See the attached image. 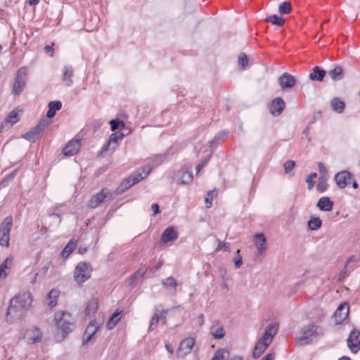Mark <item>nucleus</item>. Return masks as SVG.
Wrapping results in <instances>:
<instances>
[{
	"label": "nucleus",
	"instance_id": "61",
	"mask_svg": "<svg viewBox=\"0 0 360 360\" xmlns=\"http://www.w3.org/2000/svg\"><path fill=\"white\" fill-rule=\"evenodd\" d=\"M221 249H223L225 251L229 252V250H230V245L227 243H224L221 245L219 243L218 247H217V250H219Z\"/></svg>",
	"mask_w": 360,
	"mask_h": 360
},
{
	"label": "nucleus",
	"instance_id": "11",
	"mask_svg": "<svg viewBox=\"0 0 360 360\" xmlns=\"http://www.w3.org/2000/svg\"><path fill=\"white\" fill-rule=\"evenodd\" d=\"M194 345L195 340L192 338H188L183 340L181 342L179 347L176 352L177 356L179 357H184L191 353Z\"/></svg>",
	"mask_w": 360,
	"mask_h": 360
},
{
	"label": "nucleus",
	"instance_id": "36",
	"mask_svg": "<svg viewBox=\"0 0 360 360\" xmlns=\"http://www.w3.org/2000/svg\"><path fill=\"white\" fill-rule=\"evenodd\" d=\"M98 302L96 298H91L87 304L86 314L88 315L94 314L98 309Z\"/></svg>",
	"mask_w": 360,
	"mask_h": 360
},
{
	"label": "nucleus",
	"instance_id": "51",
	"mask_svg": "<svg viewBox=\"0 0 360 360\" xmlns=\"http://www.w3.org/2000/svg\"><path fill=\"white\" fill-rule=\"evenodd\" d=\"M317 176L316 173H311L307 178L306 181L307 182V188L308 190L312 189L314 186V181L313 179H315Z\"/></svg>",
	"mask_w": 360,
	"mask_h": 360
},
{
	"label": "nucleus",
	"instance_id": "39",
	"mask_svg": "<svg viewBox=\"0 0 360 360\" xmlns=\"http://www.w3.org/2000/svg\"><path fill=\"white\" fill-rule=\"evenodd\" d=\"M321 225L322 221L319 217H312L308 221V228L312 231L319 229Z\"/></svg>",
	"mask_w": 360,
	"mask_h": 360
},
{
	"label": "nucleus",
	"instance_id": "6",
	"mask_svg": "<svg viewBox=\"0 0 360 360\" xmlns=\"http://www.w3.org/2000/svg\"><path fill=\"white\" fill-rule=\"evenodd\" d=\"M91 266L87 262H79L74 271V278L77 283H82L91 277Z\"/></svg>",
	"mask_w": 360,
	"mask_h": 360
},
{
	"label": "nucleus",
	"instance_id": "12",
	"mask_svg": "<svg viewBox=\"0 0 360 360\" xmlns=\"http://www.w3.org/2000/svg\"><path fill=\"white\" fill-rule=\"evenodd\" d=\"M352 180V175L346 170L340 172L335 176V181L339 188H345Z\"/></svg>",
	"mask_w": 360,
	"mask_h": 360
},
{
	"label": "nucleus",
	"instance_id": "54",
	"mask_svg": "<svg viewBox=\"0 0 360 360\" xmlns=\"http://www.w3.org/2000/svg\"><path fill=\"white\" fill-rule=\"evenodd\" d=\"M295 166V162L293 160H288L284 165L283 167L285 173H289Z\"/></svg>",
	"mask_w": 360,
	"mask_h": 360
},
{
	"label": "nucleus",
	"instance_id": "14",
	"mask_svg": "<svg viewBox=\"0 0 360 360\" xmlns=\"http://www.w3.org/2000/svg\"><path fill=\"white\" fill-rule=\"evenodd\" d=\"M285 108V103L281 97L273 99L269 106L270 113L275 117L280 115Z\"/></svg>",
	"mask_w": 360,
	"mask_h": 360
},
{
	"label": "nucleus",
	"instance_id": "43",
	"mask_svg": "<svg viewBox=\"0 0 360 360\" xmlns=\"http://www.w3.org/2000/svg\"><path fill=\"white\" fill-rule=\"evenodd\" d=\"M266 21L277 26H282L284 23V19L276 15L269 16Z\"/></svg>",
	"mask_w": 360,
	"mask_h": 360
},
{
	"label": "nucleus",
	"instance_id": "3",
	"mask_svg": "<svg viewBox=\"0 0 360 360\" xmlns=\"http://www.w3.org/2000/svg\"><path fill=\"white\" fill-rule=\"evenodd\" d=\"M25 298L22 301L25 303L23 306L18 305V302L15 299H11L10 305L8 308L6 313V321L9 323H13L16 320H19L23 317L26 311L30 308V300L28 297L24 296Z\"/></svg>",
	"mask_w": 360,
	"mask_h": 360
},
{
	"label": "nucleus",
	"instance_id": "53",
	"mask_svg": "<svg viewBox=\"0 0 360 360\" xmlns=\"http://www.w3.org/2000/svg\"><path fill=\"white\" fill-rule=\"evenodd\" d=\"M215 191H211L207 193V197L205 198V204L207 207H210L212 206V200L213 199L215 194Z\"/></svg>",
	"mask_w": 360,
	"mask_h": 360
},
{
	"label": "nucleus",
	"instance_id": "30",
	"mask_svg": "<svg viewBox=\"0 0 360 360\" xmlns=\"http://www.w3.org/2000/svg\"><path fill=\"white\" fill-rule=\"evenodd\" d=\"M330 106L332 109L337 113H342L345 108V103L339 98H333L330 101Z\"/></svg>",
	"mask_w": 360,
	"mask_h": 360
},
{
	"label": "nucleus",
	"instance_id": "34",
	"mask_svg": "<svg viewBox=\"0 0 360 360\" xmlns=\"http://www.w3.org/2000/svg\"><path fill=\"white\" fill-rule=\"evenodd\" d=\"M329 76L333 80H340L343 76V69L340 66H336L328 72Z\"/></svg>",
	"mask_w": 360,
	"mask_h": 360
},
{
	"label": "nucleus",
	"instance_id": "45",
	"mask_svg": "<svg viewBox=\"0 0 360 360\" xmlns=\"http://www.w3.org/2000/svg\"><path fill=\"white\" fill-rule=\"evenodd\" d=\"M100 328V325H96L94 321H91L89 325L87 326L85 332L86 334H89L94 336L96 332Z\"/></svg>",
	"mask_w": 360,
	"mask_h": 360
},
{
	"label": "nucleus",
	"instance_id": "2",
	"mask_svg": "<svg viewBox=\"0 0 360 360\" xmlns=\"http://www.w3.org/2000/svg\"><path fill=\"white\" fill-rule=\"evenodd\" d=\"M278 324L273 323L269 324L265 329L262 336L257 340L252 352L254 358L259 357L271 345L272 340L277 333Z\"/></svg>",
	"mask_w": 360,
	"mask_h": 360
},
{
	"label": "nucleus",
	"instance_id": "49",
	"mask_svg": "<svg viewBox=\"0 0 360 360\" xmlns=\"http://www.w3.org/2000/svg\"><path fill=\"white\" fill-rule=\"evenodd\" d=\"M226 131H221L214 139L209 142L210 146L217 145L219 140L224 139L227 136Z\"/></svg>",
	"mask_w": 360,
	"mask_h": 360
},
{
	"label": "nucleus",
	"instance_id": "42",
	"mask_svg": "<svg viewBox=\"0 0 360 360\" xmlns=\"http://www.w3.org/2000/svg\"><path fill=\"white\" fill-rule=\"evenodd\" d=\"M358 259L357 257L354 255L351 256L347 260L345 264V271H352L353 270L355 266H356Z\"/></svg>",
	"mask_w": 360,
	"mask_h": 360
},
{
	"label": "nucleus",
	"instance_id": "25",
	"mask_svg": "<svg viewBox=\"0 0 360 360\" xmlns=\"http://www.w3.org/2000/svg\"><path fill=\"white\" fill-rule=\"evenodd\" d=\"M316 206L321 211L328 212L332 210L333 202L328 197H322L319 200Z\"/></svg>",
	"mask_w": 360,
	"mask_h": 360
},
{
	"label": "nucleus",
	"instance_id": "41",
	"mask_svg": "<svg viewBox=\"0 0 360 360\" xmlns=\"http://www.w3.org/2000/svg\"><path fill=\"white\" fill-rule=\"evenodd\" d=\"M328 176H320L319 179L318 184L316 185V190L319 193L324 192L328 188Z\"/></svg>",
	"mask_w": 360,
	"mask_h": 360
},
{
	"label": "nucleus",
	"instance_id": "1",
	"mask_svg": "<svg viewBox=\"0 0 360 360\" xmlns=\"http://www.w3.org/2000/svg\"><path fill=\"white\" fill-rule=\"evenodd\" d=\"M54 321L61 335H56V340L60 342L75 328V319L67 311H59L54 314Z\"/></svg>",
	"mask_w": 360,
	"mask_h": 360
},
{
	"label": "nucleus",
	"instance_id": "21",
	"mask_svg": "<svg viewBox=\"0 0 360 360\" xmlns=\"http://www.w3.org/2000/svg\"><path fill=\"white\" fill-rule=\"evenodd\" d=\"M255 244L259 255H262L266 250V239L263 233L255 235Z\"/></svg>",
	"mask_w": 360,
	"mask_h": 360
},
{
	"label": "nucleus",
	"instance_id": "33",
	"mask_svg": "<svg viewBox=\"0 0 360 360\" xmlns=\"http://www.w3.org/2000/svg\"><path fill=\"white\" fill-rule=\"evenodd\" d=\"M160 321V314H159V307H156L155 308V313L153 315L151 320L150 321V325L148 327V330L152 331L155 328H157L158 324Z\"/></svg>",
	"mask_w": 360,
	"mask_h": 360
},
{
	"label": "nucleus",
	"instance_id": "52",
	"mask_svg": "<svg viewBox=\"0 0 360 360\" xmlns=\"http://www.w3.org/2000/svg\"><path fill=\"white\" fill-rule=\"evenodd\" d=\"M243 264V259L240 255V250H237L236 252V258L234 259V266L236 269H238Z\"/></svg>",
	"mask_w": 360,
	"mask_h": 360
},
{
	"label": "nucleus",
	"instance_id": "47",
	"mask_svg": "<svg viewBox=\"0 0 360 360\" xmlns=\"http://www.w3.org/2000/svg\"><path fill=\"white\" fill-rule=\"evenodd\" d=\"M110 124L112 131H115L117 129L123 128L125 126V124L123 121H120L117 120H111L110 122Z\"/></svg>",
	"mask_w": 360,
	"mask_h": 360
},
{
	"label": "nucleus",
	"instance_id": "9",
	"mask_svg": "<svg viewBox=\"0 0 360 360\" xmlns=\"http://www.w3.org/2000/svg\"><path fill=\"white\" fill-rule=\"evenodd\" d=\"M347 342L350 350L356 353L360 349V332L356 329L352 330Z\"/></svg>",
	"mask_w": 360,
	"mask_h": 360
},
{
	"label": "nucleus",
	"instance_id": "56",
	"mask_svg": "<svg viewBox=\"0 0 360 360\" xmlns=\"http://www.w3.org/2000/svg\"><path fill=\"white\" fill-rule=\"evenodd\" d=\"M318 167H319L320 176H328V177L327 169L325 167L323 163L319 162L318 165Z\"/></svg>",
	"mask_w": 360,
	"mask_h": 360
},
{
	"label": "nucleus",
	"instance_id": "17",
	"mask_svg": "<svg viewBox=\"0 0 360 360\" xmlns=\"http://www.w3.org/2000/svg\"><path fill=\"white\" fill-rule=\"evenodd\" d=\"M278 82L282 89H287L295 86L296 79L292 75L285 72L279 77Z\"/></svg>",
	"mask_w": 360,
	"mask_h": 360
},
{
	"label": "nucleus",
	"instance_id": "31",
	"mask_svg": "<svg viewBox=\"0 0 360 360\" xmlns=\"http://www.w3.org/2000/svg\"><path fill=\"white\" fill-rule=\"evenodd\" d=\"M59 294V290L56 289L51 290L48 294L46 304L50 308H53L57 304Z\"/></svg>",
	"mask_w": 360,
	"mask_h": 360
},
{
	"label": "nucleus",
	"instance_id": "29",
	"mask_svg": "<svg viewBox=\"0 0 360 360\" xmlns=\"http://www.w3.org/2000/svg\"><path fill=\"white\" fill-rule=\"evenodd\" d=\"M49 110L46 112L48 118H52L56 115V111L59 110L62 108V103L60 101H51L48 105Z\"/></svg>",
	"mask_w": 360,
	"mask_h": 360
},
{
	"label": "nucleus",
	"instance_id": "55",
	"mask_svg": "<svg viewBox=\"0 0 360 360\" xmlns=\"http://www.w3.org/2000/svg\"><path fill=\"white\" fill-rule=\"evenodd\" d=\"M10 235H1L0 237V245L1 246L9 247Z\"/></svg>",
	"mask_w": 360,
	"mask_h": 360
},
{
	"label": "nucleus",
	"instance_id": "38",
	"mask_svg": "<svg viewBox=\"0 0 360 360\" xmlns=\"http://www.w3.org/2000/svg\"><path fill=\"white\" fill-rule=\"evenodd\" d=\"M24 296L28 297V299L30 300V307L31 304L32 302V296L30 292H22V293H19L18 295H15L12 299L17 300V301L18 302V305L24 307V305L25 304L24 301H22L25 298Z\"/></svg>",
	"mask_w": 360,
	"mask_h": 360
},
{
	"label": "nucleus",
	"instance_id": "63",
	"mask_svg": "<svg viewBox=\"0 0 360 360\" xmlns=\"http://www.w3.org/2000/svg\"><path fill=\"white\" fill-rule=\"evenodd\" d=\"M275 357V354L274 353H270L264 356L261 360H274Z\"/></svg>",
	"mask_w": 360,
	"mask_h": 360
},
{
	"label": "nucleus",
	"instance_id": "15",
	"mask_svg": "<svg viewBox=\"0 0 360 360\" xmlns=\"http://www.w3.org/2000/svg\"><path fill=\"white\" fill-rule=\"evenodd\" d=\"M41 332L36 327H31L28 328L25 334V338L30 344L40 342L41 340Z\"/></svg>",
	"mask_w": 360,
	"mask_h": 360
},
{
	"label": "nucleus",
	"instance_id": "60",
	"mask_svg": "<svg viewBox=\"0 0 360 360\" xmlns=\"http://www.w3.org/2000/svg\"><path fill=\"white\" fill-rule=\"evenodd\" d=\"M93 337L94 336L89 335V333L86 334V332H84L82 338V344L86 345L92 339Z\"/></svg>",
	"mask_w": 360,
	"mask_h": 360
},
{
	"label": "nucleus",
	"instance_id": "22",
	"mask_svg": "<svg viewBox=\"0 0 360 360\" xmlns=\"http://www.w3.org/2000/svg\"><path fill=\"white\" fill-rule=\"evenodd\" d=\"M211 360H242V357L234 356L231 357L230 353L225 349H218Z\"/></svg>",
	"mask_w": 360,
	"mask_h": 360
},
{
	"label": "nucleus",
	"instance_id": "48",
	"mask_svg": "<svg viewBox=\"0 0 360 360\" xmlns=\"http://www.w3.org/2000/svg\"><path fill=\"white\" fill-rule=\"evenodd\" d=\"M238 64L245 68L248 65V58L245 53H240L238 56Z\"/></svg>",
	"mask_w": 360,
	"mask_h": 360
},
{
	"label": "nucleus",
	"instance_id": "46",
	"mask_svg": "<svg viewBox=\"0 0 360 360\" xmlns=\"http://www.w3.org/2000/svg\"><path fill=\"white\" fill-rule=\"evenodd\" d=\"M12 259L9 257H7L0 265V277L6 278L7 276V273L6 270L8 269V263L11 262Z\"/></svg>",
	"mask_w": 360,
	"mask_h": 360
},
{
	"label": "nucleus",
	"instance_id": "57",
	"mask_svg": "<svg viewBox=\"0 0 360 360\" xmlns=\"http://www.w3.org/2000/svg\"><path fill=\"white\" fill-rule=\"evenodd\" d=\"M167 313V310L159 309L160 320L162 321V322L164 325L167 324V319H166Z\"/></svg>",
	"mask_w": 360,
	"mask_h": 360
},
{
	"label": "nucleus",
	"instance_id": "8",
	"mask_svg": "<svg viewBox=\"0 0 360 360\" xmlns=\"http://www.w3.org/2000/svg\"><path fill=\"white\" fill-rule=\"evenodd\" d=\"M151 171V168L148 166L142 168V172L136 174L134 176L129 178L122 186H124V189L130 188L131 186L139 183L140 181L146 179Z\"/></svg>",
	"mask_w": 360,
	"mask_h": 360
},
{
	"label": "nucleus",
	"instance_id": "4",
	"mask_svg": "<svg viewBox=\"0 0 360 360\" xmlns=\"http://www.w3.org/2000/svg\"><path fill=\"white\" fill-rule=\"evenodd\" d=\"M323 334V329L316 325L309 324L303 326L299 333L297 341L300 345H304L310 343L313 338L321 336Z\"/></svg>",
	"mask_w": 360,
	"mask_h": 360
},
{
	"label": "nucleus",
	"instance_id": "26",
	"mask_svg": "<svg viewBox=\"0 0 360 360\" xmlns=\"http://www.w3.org/2000/svg\"><path fill=\"white\" fill-rule=\"evenodd\" d=\"M326 71L319 66H315L312 72L309 74V77L311 80L313 81H323L324 77L326 76Z\"/></svg>",
	"mask_w": 360,
	"mask_h": 360
},
{
	"label": "nucleus",
	"instance_id": "58",
	"mask_svg": "<svg viewBox=\"0 0 360 360\" xmlns=\"http://www.w3.org/2000/svg\"><path fill=\"white\" fill-rule=\"evenodd\" d=\"M210 155H208L207 158H206L205 159H204L201 162H200L197 166H196V171H197V173H198L200 169H202L206 165L207 163L209 161V159H210Z\"/></svg>",
	"mask_w": 360,
	"mask_h": 360
},
{
	"label": "nucleus",
	"instance_id": "40",
	"mask_svg": "<svg viewBox=\"0 0 360 360\" xmlns=\"http://www.w3.org/2000/svg\"><path fill=\"white\" fill-rule=\"evenodd\" d=\"M50 124V121L47 120L46 119L44 118L41 119L39 124L34 127L32 129L34 131V132L39 135L41 132H42Z\"/></svg>",
	"mask_w": 360,
	"mask_h": 360
},
{
	"label": "nucleus",
	"instance_id": "59",
	"mask_svg": "<svg viewBox=\"0 0 360 360\" xmlns=\"http://www.w3.org/2000/svg\"><path fill=\"white\" fill-rule=\"evenodd\" d=\"M145 271L142 270L136 271L131 277V279H136L138 278H141L144 276Z\"/></svg>",
	"mask_w": 360,
	"mask_h": 360
},
{
	"label": "nucleus",
	"instance_id": "13",
	"mask_svg": "<svg viewBox=\"0 0 360 360\" xmlns=\"http://www.w3.org/2000/svg\"><path fill=\"white\" fill-rule=\"evenodd\" d=\"M349 312V304L346 302L340 304L334 313L335 323L338 324L342 323L348 317Z\"/></svg>",
	"mask_w": 360,
	"mask_h": 360
},
{
	"label": "nucleus",
	"instance_id": "37",
	"mask_svg": "<svg viewBox=\"0 0 360 360\" xmlns=\"http://www.w3.org/2000/svg\"><path fill=\"white\" fill-rule=\"evenodd\" d=\"M24 296L28 297V299L30 300V307L31 304L32 302V296L30 292H22V293H19L18 295H15L12 299L17 300V301L18 302V305L24 307V305L25 304L24 301H22L25 298Z\"/></svg>",
	"mask_w": 360,
	"mask_h": 360
},
{
	"label": "nucleus",
	"instance_id": "27",
	"mask_svg": "<svg viewBox=\"0 0 360 360\" xmlns=\"http://www.w3.org/2000/svg\"><path fill=\"white\" fill-rule=\"evenodd\" d=\"M73 76V70L72 67L65 65L63 68V81L65 86H70L72 84V77Z\"/></svg>",
	"mask_w": 360,
	"mask_h": 360
},
{
	"label": "nucleus",
	"instance_id": "64",
	"mask_svg": "<svg viewBox=\"0 0 360 360\" xmlns=\"http://www.w3.org/2000/svg\"><path fill=\"white\" fill-rule=\"evenodd\" d=\"M165 348L171 354H173L174 350L172 346L168 342H165Z\"/></svg>",
	"mask_w": 360,
	"mask_h": 360
},
{
	"label": "nucleus",
	"instance_id": "23",
	"mask_svg": "<svg viewBox=\"0 0 360 360\" xmlns=\"http://www.w3.org/2000/svg\"><path fill=\"white\" fill-rule=\"evenodd\" d=\"M79 141H70L63 149V153L66 156H72L77 153L79 148Z\"/></svg>",
	"mask_w": 360,
	"mask_h": 360
},
{
	"label": "nucleus",
	"instance_id": "10",
	"mask_svg": "<svg viewBox=\"0 0 360 360\" xmlns=\"http://www.w3.org/2000/svg\"><path fill=\"white\" fill-rule=\"evenodd\" d=\"M124 134L121 132H115L112 134L110 136L109 140L107 142V143L103 146L101 153L103 154L108 150L114 151L117 146L118 141L122 140Z\"/></svg>",
	"mask_w": 360,
	"mask_h": 360
},
{
	"label": "nucleus",
	"instance_id": "35",
	"mask_svg": "<svg viewBox=\"0 0 360 360\" xmlns=\"http://www.w3.org/2000/svg\"><path fill=\"white\" fill-rule=\"evenodd\" d=\"M77 245L76 242H74L73 240H70L69 243L64 248L63 250L61 252V256L63 258H67L69 255L73 252V250L76 248Z\"/></svg>",
	"mask_w": 360,
	"mask_h": 360
},
{
	"label": "nucleus",
	"instance_id": "7",
	"mask_svg": "<svg viewBox=\"0 0 360 360\" xmlns=\"http://www.w3.org/2000/svg\"><path fill=\"white\" fill-rule=\"evenodd\" d=\"M27 80V70L25 67L20 68L16 72L13 84V93L19 95L24 89Z\"/></svg>",
	"mask_w": 360,
	"mask_h": 360
},
{
	"label": "nucleus",
	"instance_id": "18",
	"mask_svg": "<svg viewBox=\"0 0 360 360\" xmlns=\"http://www.w3.org/2000/svg\"><path fill=\"white\" fill-rule=\"evenodd\" d=\"M210 333L215 339H221L225 335L224 327L218 321L213 322L212 325L210 326Z\"/></svg>",
	"mask_w": 360,
	"mask_h": 360
},
{
	"label": "nucleus",
	"instance_id": "44",
	"mask_svg": "<svg viewBox=\"0 0 360 360\" xmlns=\"http://www.w3.org/2000/svg\"><path fill=\"white\" fill-rule=\"evenodd\" d=\"M291 9V4L289 1H284L281 3L278 6V11L282 15L290 13Z\"/></svg>",
	"mask_w": 360,
	"mask_h": 360
},
{
	"label": "nucleus",
	"instance_id": "62",
	"mask_svg": "<svg viewBox=\"0 0 360 360\" xmlns=\"http://www.w3.org/2000/svg\"><path fill=\"white\" fill-rule=\"evenodd\" d=\"M151 209L153 210V216L157 215L160 212L159 205L157 203H153L151 205Z\"/></svg>",
	"mask_w": 360,
	"mask_h": 360
},
{
	"label": "nucleus",
	"instance_id": "28",
	"mask_svg": "<svg viewBox=\"0 0 360 360\" xmlns=\"http://www.w3.org/2000/svg\"><path fill=\"white\" fill-rule=\"evenodd\" d=\"M18 120V115L16 112L12 111L10 112L5 120L1 125V128H9L12 127L15 123H16Z\"/></svg>",
	"mask_w": 360,
	"mask_h": 360
},
{
	"label": "nucleus",
	"instance_id": "50",
	"mask_svg": "<svg viewBox=\"0 0 360 360\" xmlns=\"http://www.w3.org/2000/svg\"><path fill=\"white\" fill-rule=\"evenodd\" d=\"M22 136L25 139L34 142L37 140L38 135L34 132L33 129H32L31 131L25 133Z\"/></svg>",
	"mask_w": 360,
	"mask_h": 360
},
{
	"label": "nucleus",
	"instance_id": "5",
	"mask_svg": "<svg viewBox=\"0 0 360 360\" xmlns=\"http://www.w3.org/2000/svg\"><path fill=\"white\" fill-rule=\"evenodd\" d=\"M114 198L113 193L107 188H103L101 191L89 200L88 206L91 209H94L102 204L109 202Z\"/></svg>",
	"mask_w": 360,
	"mask_h": 360
},
{
	"label": "nucleus",
	"instance_id": "16",
	"mask_svg": "<svg viewBox=\"0 0 360 360\" xmlns=\"http://www.w3.org/2000/svg\"><path fill=\"white\" fill-rule=\"evenodd\" d=\"M193 174L191 171L182 168L174 175V179L178 184H188L193 181Z\"/></svg>",
	"mask_w": 360,
	"mask_h": 360
},
{
	"label": "nucleus",
	"instance_id": "24",
	"mask_svg": "<svg viewBox=\"0 0 360 360\" xmlns=\"http://www.w3.org/2000/svg\"><path fill=\"white\" fill-rule=\"evenodd\" d=\"M13 226V218L11 216L6 217L0 225L1 235H10Z\"/></svg>",
	"mask_w": 360,
	"mask_h": 360
},
{
	"label": "nucleus",
	"instance_id": "20",
	"mask_svg": "<svg viewBox=\"0 0 360 360\" xmlns=\"http://www.w3.org/2000/svg\"><path fill=\"white\" fill-rule=\"evenodd\" d=\"M162 285L172 295H175L176 294V287L179 283L174 277L169 276L163 279L162 281Z\"/></svg>",
	"mask_w": 360,
	"mask_h": 360
},
{
	"label": "nucleus",
	"instance_id": "19",
	"mask_svg": "<svg viewBox=\"0 0 360 360\" xmlns=\"http://www.w3.org/2000/svg\"><path fill=\"white\" fill-rule=\"evenodd\" d=\"M178 238V233L175 229L172 226L167 227L162 233L161 236V242L162 243H167L170 241H173Z\"/></svg>",
	"mask_w": 360,
	"mask_h": 360
},
{
	"label": "nucleus",
	"instance_id": "32",
	"mask_svg": "<svg viewBox=\"0 0 360 360\" xmlns=\"http://www.w3.org/2000/svg\"><path fill=\"white\" fill-rule=\"evenodd\" d=\"M122 313V310L117 309L114 314L111 316L110 319L108 320L107 323V328L108 330L112 329L117 324V323L121 319V314Z\"/></svg>",
	"mask_w": 360,
	"mask_h": 360
}]
</instances>
